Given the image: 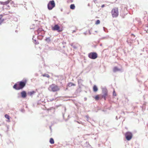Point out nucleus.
Listing matches in <instances>:
<instances>
[{
    "label": "nucleus",
    "mask_w": 148,
    "mask_h": 148,
    "mask_svg": "<svg viewBox=\"0 0 148 148\" xmlns=\"http://www.w3.org/2000/svg\"><path fill=\"white\" fill-rule=\"evenodd\" d=\"M107 95V91H105L104 92L103 95L102 96V98H104L105 100H106V96Z\"/></svg>",
    "instance_id": "9d476101"
},
{
    "label": "nucleus",
    "mask_w": 148,
    "mask_h": 148,
    "mask_svg": "<svg viewBox=\"0 0 148 148\" xmlns=\"http://www.w3.org/2000/svg\"><path fill=\"white\" fill-rule=\"evenodd\" d=\"M42 76L43 77H46L48 78H49L50 77L49 75L48 74H44L42 75Z\"/></svg>",
    "instance_id": "aec40b11"
},
{
    "label": "nucleus",
    "mask_w": 148,
    "mask_h": 148,
    "mask_svg": "<svg viewBox=\"0 0 148 148\" xmlns=\"http://www.w3.org/2000/svg\"><path fill=\"white\" fill-rule=\"evenodd\" d=\"M55 6V3L54 1H51L48 4V8L49 10H51Z\"/></svg>",
    "instance_id": "423d86ee"
},
{
    "label": "nucleus",
    "mask_w": 148,
    "mask_h": 148,
    "mask_svg": "<svg viewBox=\"0 0 148 148\" xmlns=\"http://www.w3.org/2000/svg\"><path fill=\"white\" fill-rule=\"evenodd\" d=\"M27 80H24L23 81L18 82L13 86L14 88L16 90H19L23 89L25 86Z\"/></svg>",
    "instance_id": "f257e3e1"
},
{
    "label": "nucleus",
    "mask_w": 148,
    "mask_h": 148,
    "mask_svg": "<svg viewBox=\"0 0 148 148\" xmlns=\"http://www.w3.org/2000/svg\"><path fill=\"white\" fill-rule=\"evenodd\" d=\"M100 21L99 20H97L95 22V24L96 25L99 24L100 23Z\"/></svg>",
    "instance_id": "412c9836"
},
{
    "label": "nucleus",
    "mask_w": 148,
    "mask_h": 148,
    "mask_svg": "<svg viewBox=\"0 0 148 148\" xmlns=\"http://www.w3.org/2000/svg\"><path fill=\"white\" fill-rule=\"evenodd\" d=\"M9 3V1H7L5 2H2L0 1V3L1 4H3V5H5L8 4Z\"/></svg>",
    "instance_id": "a211bd4d"
},
{
    "label": "nucleus",
    "mask_w": 148,
    "mask_h": 148,
    "mask_svg": "<svg viewBox=\"0 0 148 148\" xmlns=\"http://www.w3.org/2000/svg\"><path fill=\"white\" fill-rule=\"evenodd\" d=\"M75 86V84L71 82H69L67 84L68 86L69 87H71L72 86Z\"/></svg>",
    "instance_id": "9b49d317"
},
{
    "label": "nucleus",
    "mask_w": 148,
    "mask_h": 148,
    "mask_svg": "<svg viewBox=\"0 0 148 148\" xmlns=\"http://www.w3.org/2000/svg\"><path fill=\"white\" fill-rule=\"evenodd\" d=\"M113 95L114 96H116V93L115 91L114 90L113 91Z\"/></svg>",
    "instance_id": "4be33fe9"
},
{
    "label": "nucleus",
    "mask_w": 148,
    "mask_h": 148,
    "mask_svg": "<svg viewBox=\"0 0 148 148\" xmlns=\"http://www.w3.org/2000/svg\"><path fill=\"white\" fill-rule=\"evenodd\" d=\"M88 56L90 59H95L97 57V54L95 52H91L88 54Z\"/></svg>",
    "instance_id": "39448f33"
},
{
    "label": "nucleus",
    "mask_w": 148,
    "mask_h": 148,
    "mask_svg": "<svg viewBox=\"0 0 148 148\" xmlns=\"http://www.w3.org/2000/svg\"><path fill=\"white\" fill-rule=\"evenodd\" d=\"M102 98H101V99H102Z\"/></svg>",
    "instance_id": "bb28decb"
},
{
    "label": "nucleus",
    "mask_w": 148,
    "mask_h": 148,
    "mask_svg": "<svg viewBox=\"0 0 148 148\" xmlns=\"http://www.w3.org/2000/svg\"><path fill=\"white\" fill-rule=\"evenodd\" d=\"M105 6L104 5H103L102 6H101V7L102 8H103V7H104Z\"/></svg>",
    "instance_id": "5701e85b"
},
{
    "label": "nucleus",
    "mask_w": 148,
    "mask_h": 148,
    "mask_svg": "<svg viewBox=\"0 0 148 148\" xmlns=\"http://www.w3.org/2000/svg\"><path fill=\"white\" fill-rule=\"evenodd\" d=\"M49 142L51 144H53L54 143V141L53 139L52 138H50L49 140Z\"/></svg>",
    "instance_id": "f3484780"
},
{
    "label": "nucleus",
    "mask_w": 148,
    "mask_h": 148,
    "mask_svg": "<svg viewBox=\"0 0 148 148\" xmlns=\"http://www.w3.org/2000/svg\"><path fill=\"white\" fill-rule=\"evenodd\" d=\"M102 98H101V99H102Z\"/></svg>",
    "instance_id": "a878e982"
},
{
    "label": "nucleus",
    "mask_w": 148,
    "mask_h": 148,
    "mask_svg": "<svg viewBox=\"0 0 148 148\" xmlns=\"http://www.w3.org/2000/svg\"><path fill=\"white\" fill-rule=\"evenodd\" d=\"M38 31H39V30H37V32H38Z\"/></svg>",
    "instance_id": "b1692460"
},
{
    "label": "nucleus",
    "mask_w": 148,
    "mask_h": 148,
    "mask_svg": "<svg viewBox=\"0 0 148 148\" xmlns=\"http://www.w3.org/2000/svg\"><path fill=\"white\" fill-rule=\"evenodd\" d=\"M125 136L126 140H130L132 138V134L131 132H127L125 133Z\"/></svg>",
    "instance_id": "0eeeda50"
},
{
    "label": "nucleus",
    "mask_w": 148,
    "mask_h": 148,
    "mask_svg": "<svg viewBox=\"0 0 148 148\" xmlns=\"http://www.w3.org/2000/svg\"><path fill=\"white\" fill-rule=\"evenodd\" d=\"M21 95L22 97L25 98L26 97V93L25 91H23L21 92Z\"/></svg>",
    "instance_id": "6e6552de"
},
{
    "label": "nucleus",
    "mask_w": 148,
    "mask_h": 148,
    "mask_svg": "<svg viewBox=\"0 0 148 148\" xmlns=\"http://www.w3.org/2000/svg\"><path fill=\"white\" fill-rule=\"evenodd\" d=\"M75 32V31H73V32Z\"/></svg>",
    "instance_id": "393cba45"
},
{
    "label": "nucleus",
    "mask_w": 148,
    "mask_h": 148,
    "mask_svg": "<svg viewBox=\"0 0 148 148\" xmlns=\"http://www.w3.org/2000/svg\"><path fill=\"white\" fill-rule=\"evenodd\" d=\"M93 97L96 100H98L100 99V95H98L95 96V97Z\"/></svg>",
    "instance_id": "f8f14e48"
},
{
    "label": "nucleus",
    "mask_w": 148,
    "mask_h": 148,
    "mask_svg": "<svg viewBox=\"0 0 148 148\" xmlns=\"http://www.w3.org/2000/svg\"><path fill=\"white\" fill-rule=\"evenodd\" d=\"M35 93V92L34 91H32L30 92H28V94L31 96H32Z\"/></svg>",
    "instance_id": "2eb2a0df"
},
{
    "label": "nucleus",
    "mask_w": 148,
    "mask_h": 148,
    "mask_svg": "<svg viewBox=\"0 0 148 148\" xmlns=\"http://www.w3.org/2000/svg\"><path fill=\"white\" fill-rule=\"evenodd\" d=\"M93 90L94 92H96L98 90V88L96 85H94L93 88Z\"/></svg>",
    "instance_id": "4468645a"
},
{
    "label": "nucleus",
    "mask_w": 148,
    "mask_h": 148,
    "mask_svg": "<svg viewBox=\"0 0 148 148\" xmlns=\"http://www.w3.org/2000/svg\"><path fill=\"white\" fill-rule=\"evenodd\" d=\"M5 117L8 119V121L10 122V116L8 114H6L5 115Z\"/></svg>",
    "instance_id": "dca6fc26"
},
{
    "label": "nucleus",
    "mask_w": 148,
    "mask_h": 148,
    "mask_svg": "<svg viewBox=\"0 0 148 148\" xmlns=\"http://www.w3.org/2000/svg\"><path fill=\"white\" fill-rule=\"evenodd\" d=\"M49 90L50 91L55 92L59 91L60 88L57 85L53 84L50 85Z\"/></svg>",
    "instance_id": "f03ea898"
},
{
    "label": "nucleus",
    "mask_w": 148,
    "mask_h": 148,
    "mask_svg": "<svg viewBox=\"0 0 148 148\" xmlns=\"http://www.w3.org/2000/svg\"><path fill=\"white\" fill-rule=\"evenodd\" d=\"M52 29L53 31H57L58 32L63 31V29L60 28L58 25H55L53 27H52Z\"/></svg>",
    "instance_id": "20e7f679"
},
{
    "label": "nucleus",
    "mask_w": 148,
    "mask_h": 148,
    "mask_svg": "<svg viewBox=\"0 0 148 148\" xmlns=\"http://www.w3.org/2000/svg\"><path fill=\"white\" fill-rule=\"evenodd\" d=\"M5 21V19L3 18V15H0V25L2 23Z\"/></svg>",
    "instance_id": "1a4fd4ad"
},
{
    "label": "nucleus",
    "mask_w": 148,
    "mask_h": 148,
    "mask_svg": "<svg viewBox=\"0 0 148 148\" xmlns=\"http://www.w3.org/2000/svg\"><path fill=\"white\" fill-rule=\"evenodd\" d=\"M75 6L74 4H71L70 5V8L71 9L73 10L75 9Z\"/></svg>",
    "instance_id": "6ab92c4d"
},
{
    "label": "nucleus",
    "mask_w": 148,
    "mask_h": 148,
    "mask_svg": "<svg viewBox=\"0 0 148 148\" xmlns=\"http://www.w3.org/2000/svg\"><path fill=\"white\" fill-rule=\"evenodd\" d=\"M112 16L113 18H116L119 15L118 8H113L111 11Z\"/></svg>",
    "instance_id": "7ed1b4c3"
},
{
    "label": "nucleus",
    "mask_w": 148,
    "mask_h": 148,
    "mask_svg": "<svg viewBox=\"0 0 148 148\" xmlns=\"http://www.w3.org/2000/svg\"><path fill=\"white\" fill-rule=\"evenodd\" d=\"M120 71V69L118 68L117 67H114L113 69V71L114 72Z\"/></svg>",
    "instance_id": "ddd939ff"
}]
</instances>
